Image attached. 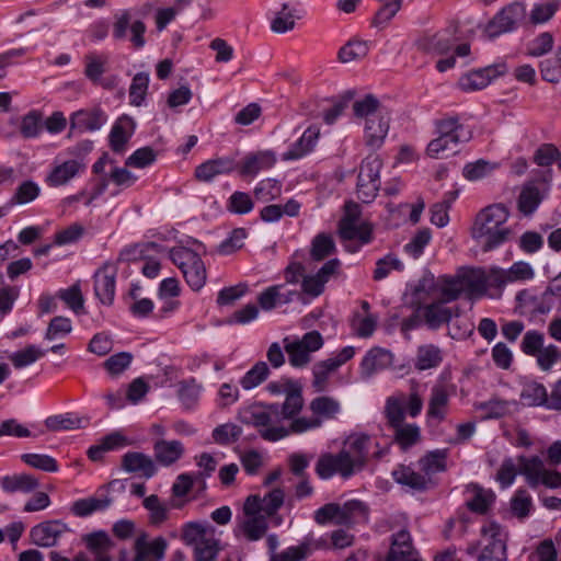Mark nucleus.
I'll return each instance as SVG.
<instances>
[{
  "label": "nucleus",
  "instance_id": "4d7b16f0",
  "mask_svg": "<svg viewBox=\"0 0 561 561\" xmlns=\"http://www.w3.org/2000/svg\"><path fill=\"white\" fill-rule=\"evenodd\" d=\"M403 0H391L382 4L376 12L371 25L385 28L402 7Z\"/></svg>",
  "mask_w": 561,
  "mask_h": 561
},
{
  "label": "nucleus",
  "instance_id": "4c0bfd02",
  "mask_svg": "<svg viewBox=\"0 0 561 561\" xmlns=\"http://www.w3.org/2000/svg\"><path fill=\"white\" fill-rule=\"evenodd\" d=\"M393 430V440L401 449L407 450L421 440V428L415 423H400Z\"/></svg>",
  "mask_w": 561,
  "mask_h": 561
},
{
  "label": "nucleus",
  "instance_id": "f03ea898",
  "mask_svg": "<svg viewBox=\"0 0 561 561\" xmlns=\"http://www.w3.org/2000/svg\"><path fill=\"white\" fill-rule=\"evenodd\" d=\"M433 138L426 147V154L433 159H446L459 151L461 144L471 140L472 131L458 116L447 115L434 121Z\"/></svg>",
  "mask_w": 561,
  "mask_h": 561
},
{
  "label": "nucleus",
  "instance_id": "b1692460",
  "mask_svg": "<svg viewBox=\"0 0 561 561\" xmlns=\"http://www.w3.org/2000/svg\"><path fill=\"white\" fill-rule=\"evenodd\" d=\"M184 453V445L176 439H159L153 444L154 462L162 467L174 465L183 457Z\"/></svg>",
  "mask_w": 561,
  "mask_h": 561
},
{
  "label": "nucleus",
  "instance_id": "aec40b11",
  "mask_svg": "<svg viewBox=\"0 0 561 561\" xmlns=\"http://www.w3.org/2000/svg\"><path fill=\"white\" fill-rule=\"evenodd\" d=\"M122 469L128 473L138 474L145 479H151L158 472L154 460L141 451H127L122 457Z\"/></svg>",
  "mask_w": 561,
  "mask_h": 561
},
{
  "label": "nucleus",
  "instance_id": "13d9d810",
  "mask_svg": "<svg viewBox=\"0 0 561 561\" xmlns=\"http://www.w3.org/2000/svg\"><path fill=\"white\" fill-rule=\"evenodd\" d=\"M496 167V163L479 159L476 162L467 163L463 167L462 175L469 181H477L491 174Z\"/></svg>",
  "mask_w": 561,
  "mask_h": 561
},
{
  "label": "nucleus",
  "instance_id": "603ef678",
  "mask_svg": "<svg viewBox=\"0 0 561 561\" xmlns=\"http://www.w3.org/2000/svg\"><path fill=\"white\" fill-rule=\"evenodd\" d=\"M378 318L371 313L359 314L354 313L351 319V328L358 337H369L376 330Z\"/></svg>",
  "mask_w": 561,
  "mask_h": 561
},
{
  "label": "nucleus",
  "instance_id": "a878e982",
  "mask_svg": "<svg viewBox=\"0 0 561 561\" xmlns=\"http://www.w3.org/2000/svg\"><path fill=\"white\" fill-rule=\"evenodd\" d=\"M320 130L316 126L308 127L301 137L282 154L284 161L298 160L311 152L319 138Z\"/></svg>",
  "mask_w": 561,
  "mask_h": 561
},
{
  "label": "nucleus",
  "instance_id": "7c9ffc66",
  "mask_svg": "<svg viewBox=\"0 0 561 561\" xmlns=\"http://www.w3.org/2000/svg\"><path fill=\"white\" fill-rule=\"evenodd\" d=\"M463 293L469 298H480L486 294L485 271L483 268H469L459 274Z\"/></svg>",
  "mask_w": 561,
  "mask_h": 561
},
{
  "label": "nucleus",
  "instance_id": "473e14b6",
  "mask_svg": "<svg viewBox=\"0 0 561 561\" xmlns=\"http://www.w3.org/2000/svg\"><path fill=\"white\" fill-rule=\"evenodd\" d=\"M38 480L32 474H12L0 478V486L5 493H30L38 488Z\"/></svg>",
  "mask_w": 561,
  "mask_h": 561
},
{
  "label": "nucleus",
  "instance_id": "bb28decb",
  "mask_svg": "<svg viewBox=\"0 0 561 561\" xmlns=\"http://www.w3.org/2000/svg\"><path fill=\"white\" fill-rule=\"evenodd\" d=\"M369 507L360 500H350L340 505V519L337 525L351 527L358 523H367Z\"/></svg>",
  "mask_w": 561,
  "mask_h": 561
},
{
  "label": "nucleus",
  "instance_id": "8fccbe9b",
  "mask_svg": "<svg viewBox=\"0 0 561 561\" xmlns=\"http://www.w3.org/2000/svg\"><path fill=\"white\" fill-rule=\"evenodd\" d=\"M57 297L61 299L76 314L83 313L84 298L78 283L68 288L59 289L57 291Z\"/></svg>",
  "mask_w": 561,
  "mask_h": 561
},
{
  "label": "nucleus",
  "instance_id": "de8ad7c7",
  "mask_svg": "<svg viewBox=\"0 0 561 561\" xmlns=\"http://www.w3.org/2000/svg\"><path fill=\"white\" fill-rule=\"evenodd\" d=\"M45 351L36 345H27L25 348L16 351L9 356L10 362L16 369H22L34 364L45 355Z\"/></svg>",
  "mask_w": 561,
  "mask_h": 561
},
{
  "label": "nucleus",
  "instance_id": "c9c22d12",
  "mask_svg": "<svg viewBox=\"0 0 561 561\" xmlns=\"http://www.w3.org/2000/svg\"><path fill=\"white\" fill-rule=\"evenodd\" d=\"M369 53V43L359 38H351L337 51V59L342 64L364 59Z\"/></svg>",
  "mask_w": 561,
  "mask_h": 561
},
{
  "label": "nucleus",
  "instance_id": "f704fd0d",
  "mask_svg": "<svg viewBox=\"0 0 561 561\" xmlns=\"http://www.w3.org/2000/svg\"><path fill=\"white\" fill-rule=\"evenodd\" d=\"M202 392V385H199L194 377L181 380L178 383V398L184 410L191 411L195 409L198 403Z\"/></svg>",
  "mask_w": 561,
  "mask_h": 561
},
{
  "label": "nucleus",
  "instance_id": "bf43d9fd",
  "mask_svg": "<svg viewBox=\"0 0 561 561\" xmlns=\"http://www.w3.org/2000/svg\"><path fill=\"white\" fill-rule=\"evenodd\" d=\"M219 552V541L213 537L207 536L204 540L194 546V560L195 561H213Z\"/></svg>",
  "mask_w": 561,
  "mask_h": 561
},
{
  "label": "nucleus",
  "instance_id": "5701e85b",
  "mask_svg": "<svg viewBox=\"0 0 561 561\" xmlns=\"http://www.w3.org/2000/svg\"><path fill=\"white\" fill-rule=\"evenodd\" d=\"M393 355L382 347H373L364 356L360 363V370L364 378H370L377 371L383 370L392 365Z\"/></svg>",
  "mask_w": 561,
  "mask_h": 561
},
{
  "label": "nucleus",
  "instance_id": "e2e57ef3",
  "mask_svg": "<svg viewBox=\"0 0 561 561\" xmlns=\"http://www.w3.org/2000/svg\"><path fill=\"white\" fill-rule=\"evenodd\" d=\"M106 61V57L98 56L95 54L87 55L84 76L93 83H99L101 81V77L105 72Z\"/></svg>",
  "mask_w": 561,
  "mask_h": 561
},
{
  "label": "nucleus",
  "instance_id": "ea45409f",
  "mask_svg": "<svg viewBox=\"0 0 561 561\" xmlns=\"http://www.w3.org/2000/svg\"><path fill=\"white\" fill-rule=\"evenodd\" d=\"M519 472L525 476L527 483L531 488H537L545 472L543 461L538 456L519 457Z\"/></svg>",
  "mask_w": 561,
  "mask_h": 561
},
{
  "label": "nucleus",
  "instance_id": "0e129e2a",
  "mask_svg": "<svg viewBox=\"0 0 561 561\" xmlns=\"http://www.w3.org/2000/svg\"><path fill=\"white\" fill-rule=\"evenodd\" d=\"M403 267V263L394 254H387L376 262L373 278L379 282L386 278L391 271H402Z\"/></svg>",
  "mask_w": 561,
  "mask_h": 561
},
{
  "label": "nucleus",
  "instance_id": "58836bf2",
  "mask_svg": "<svg viewBox=\"0 0 561 561\" xmlns=\"http://www.w3.org/2000/svg\"><path fill=\"white\" fill-rule=\"evenodd\" d=\"M296 19H300L296 14V9L291 8L289 3H283L279 11L271 21V30L276 34H284L295 28Z\"/></svg>",
  "mask_w": 561,
  "mask_h": 561
},
{
  "label": "nucleus",
  "instance_id": "423d86ee",
  "mask_svg": "<svg viewBox=\"0 0 561 561\" xmlns=\"http://www.w3.org/2000/svg\"><path fill=\"white\" fill-rule=\"evenodd\" d=\"M233 171L245 175V158L239 157V153L209 159L195 168L194 175L199 182L210 183L216 176Z\"/></svg>",
  "mask_w": 561,
  "mask_h": 561
},
{
  "label": "nucleus",
  "instance_id": "6e6d98bb",
  "mask_svg": "<svg viewBox=\"0 0 561 561\" xmlns=\"http://www.w3.org/2000/svg\"><path fill=\"white\" fill-rule=\"evenodd\" d=\"M380 103L373 94H367L365 98L357 100L353 104V111L356 117L376 118L380 116Z\"/></svg>",
  "mask_w": 561,
  "mask_h": 561
},
{
  "label": "nucleus",
  "instance_id": "cd10ccee",
  "mask_svg": "<svg viewBox=\"0 0 561 561\" xmlns=\"http://www.w3.org/2000/svg\"><path fill=\"white\" fill-rule=\"evenodd\" d=\"M389 130V118L382 115L368 118L365 126V144L373 150L379 149Z\"/></svg>",
  "mask_w": 561,
  "mask_h": 561
},
{
  "label": "nucleus",
  "instance_id": "5fc2aeb1",
  "mask_svg": "<svg viewBox=\"0 0 561 561\" xmlns=\"http://www.w3.org/2000/svg\"><path fill=\"white\" fill-rule=\"evenodd\" d=\"M83 541L94 557L107 553L112 547L108 535L103 530L85 535Z\"/></svg>",
  "mask_w": 561,
  "mask_h": 561
},
{
  "label": "nucleus",
  "instance_id": "338daca9",
  "mask_svg": "<svg viewBox=\"0 0 561 561\" xmlns=\"http://www.w3.org/2000/svg\"><path fill=\"white\" fill-rule=\"evenodd\" d=\"M157 159V152L149 146L138 148L127 159L126 165L144 169L151 165Z\"/></svg>",
  "mask_w": 561,
  "mask_h": 561
},
{
  "label": "nucleus",
  "instance_id": "37998d69",
  "mask_svg": "<svg viewBox=\"0 0 561 561\" xmlns=\"http://www.w3.org/2000/svg\"><path fill=\"white\" fill-rule=\"evenodd\" d=\"M547 389L542 383L530 381L523 386L520 399L529 407L547 408Z\"/></svg>",
  "mask_w": 561,
  "mask_h": 561
},
{
  "label": "nucleus",
  "instance_id": "79ce46f5",
  "mask_svg": "<svg viewBox=\"0 0 561 561\" xmlns=\"http://www.w3.org/2000/svg\"><path fill=\"white\" fill-rule=\"evenodd\" d=\"M42 188L33 180L21 182L9 201V206L25 205L34 202L41 195Z\"/></svg>",
  "mask_w": 561,
  "mask_h": 561
},
{
  "label": "nucleus",
  "instance_id": "6ab92c4d",
  "mask_svg": "<svg viewBox=\"0 0 561 561\" xmlns=\"http://www.w3.org/2000/svg\"><path fill=\"white\" fill-rule=\"evenodd\" d=\"M107 122V115L101 107L79 110L70 116V129L79 133H92L102 128Z\"/></svg>",
  "mask_w": 561,
  "mask_h": 561
},
{
  "label": "nucleus",
  "instance_id": "4468645a",
  "mask_svg": "<svg viewBox=\"0 0 561 561\" xmlns=\"http://www.w3.org/2000/svg\"><path fill=\"white\" fill-rule=\"evenodd\" d=\"M450 407V392L444 383L431 388L426 409V424L439 425L447 420Z\"/></svg>",
  "mask_w": 561,
  "mask_h": 561
},
{
  "label": "nucleus",
  "instance_id": "4be33fe9",
  "mask_svg": "<svg viewBox=\"0 0 561 561\" xmlns=\"http://www.w3.org/2000/svg\"><path fill=\"white\" fill-rule=\"evenodd\" d=\"M392 479L413 491L424 492L432 485V479L407 465H399L392 471Z\"/></svg>",
  "mask_w": 561,
  "mask_h": 561
},
{
  "label": "nucleus",
  "instance_id": "39448f33",
  "mask_svg": "<svg viewBox=\"0 0 561 561\" xmlns=\"http://www.w3.org/2000/svg\"><path fill=\"white\" fill-rule=\"evenodd\" d=\"M283 343L289 364L293 367L301 368L310 363L311 353L319 351L324 341L321 333L313 330L305 333L301 339L285 337Z\"/></svg>",
  "mask_w": 561,
  "mask_h": 561
},
{
  "label": "nucleus",
  "instance_id": "a19ab883",
  "mask_svg": "<svg viewBox=\"0 0 561 561\" xmlns=\"http://www.w3.org/2000/svg\"><path fill=\"white\" fill-rule=\"evenodd\" d=\"M443 362L442 351L434 344L422 345L417 348L415 368L427 370L435 368Z\"/></svg>",
  "mask_w": 561,
  "mask_h": 561
},
{
  "label": "nucleus",
  "instance_id": "680f3d73",
  "mask_svg": "<svg viewBox=\"0 0 561 561\" xmlns=\"http://www.w3.org/2000/svg\"><path fill=\"white\" fill-rule=\"evenodd\" d=\"M276 162L275 153L272 150L259 151L248 154V174L256 173L260 170L270 169Z\"/></svg>",
  "mask_w": 561,
  "mask_h": 561
},
{
  "label": "nucleus",
  "instance_id": "c03bdc74",
  "mask_svg": "<svg viewBox=\"0 0 561 561\" xmlns=\"http://www.w3.org/2000/svg\"><path fill=\"white\" fill-rule=\"evenodd\" d=\"M385 416L389 427L399 426L404 422V396H391L387 399L385 405Z\"/></svg>",
  "mask_w": 561,
  "mask_h": 561
},
{
  "label": "nucleus",
  "instance_id": "09e8293b",
  "mask_svg": "<svg viewBox=\"0 0 561 561\" xmlns=\"http://www.w3.org/2000/svg\"><path fill=\"white\" fill-rule=\"evenodd\" d=\"M335 252V242L332 236L328 233H319L317 234L312 242L310 249V256L314 261H322L325 257L330 256Z\"/></svg>",
  "mask_w": 561,
  "mask_h": 561
},
{
  "label": "nucleus",
  "instance_id": "f257e3e1",
  "mask_svg": "<svg viewBox=\"0 0 561 561\" xmlns=\"http://www.w3.org/2000/svg\"><path fill=\"white\" fill-rule=\"evenodd\" d=\"M508 208L502 204H491L476 216L471 227V237L481 245L483 252H490L507 242L513 230L506 226Z\"/></svg>",
  "mask_w": 561,
  "mask_h": 561
},
{
  "label": "nucleus",
  "instance_id": "864d4df0",
  "mask_svg": "<svg viewBox=\"0 0 561 561\" xmlns=\"http://www.w3.org/2000/svg\"><path fill=\"white\" fill-rule=\"evenodd\" d=\"M21 460L25 465L44 472H57L59 470L57 460L49 455L28 453L21 455Z\"/></svg>",
  "mask_w": 561,
  "mask_h": 561
},
{
  "label": "nucleus",
  "instance_id": "774afa93",
  "mask_svg": "<svg viewBox=\"0 0 561 561\" xmlns=\"http://www.w3.org/2000/svg\"><path fill=\"white\" fill-rule=\"evenodd\" d=\"M310 552V543L305 541L299 546L289 547L278 554H273L271 561H302Z\"/></svg>",
  "mask_w": 561,
  "mask_h": 561
},
{
  "label": "nucleus",
  "instance_id": "c85d7f7f",
  "mask_svg": "<svg viewBox=\"0 0 561 561\" xmlns=\"http://www.w3.org/2000/svg\"><path fill=\"white\" fill-rule=\"evenodd\" d=\"M284 503V492L280 489H274L264 497L259 495L248 496V515L251 510L264 512L266 515H273Z\"/></svg>",
  "mask_w": 561,
  "mask_h": 561
},
{
  "label": "nucleus",
  "instance_id": "393cba45",
  "mask_svg": "<svg viewBox=\"0 0 561 561\" xmlns=\"http://www.w3.org/2000/svg\"><path fill=\"white\" fill-rule=\"evenodd\" d=\"M285 394V401L279 407V420H291L293 422L295 419L299 417L298 414L301 412L305 404L300 385L297 382H288Z\"/></svg>",
  "mask_w": 561,
  "mask_h": 561
},
{
  "label": "nucleus",
  "instance_id": "a18cd8bd",
  "mask_svg": "<svg viewBox=\"0 0 561 561\" xmlns=\"http://www.w3.org/2000/svg\"><path fill=\"white\" fill-rule=\"evenodd\" d=\"M181 272L192 290L198 291L204 287L206 283V268L201 256L194 264H190Z\"/></svg>",
  "mask_w": 561,
  "mask_h": 561
},
{
  "label": "nucleus",
  "instance_id": "a211bd4d",
  "mask_svg": "<svg viewBox=\"0 0 561 561\" xmlns=\"http://www.w3.org/2000/svg\"><path fill=\"white\" fill-rule=\"evenodd\" d=\"M440 299L417 308L419 316L431 330H437L448 324L454 316L458 314V308H450Z\"/></svg>",
  "mask_w": 561,
  "mask_h": 561
},
{
  "label": "nucleus",
  "instance_id": "1a4fd4ad",
  "mask_svg": "<svg viewBox=\"0 0 561 561\" xmlns=\"http://www.w3.org/2000/svg\"><path fill=\"white\" fill-rule=\"evenodd\" d=\"M251 423L259 428L264 439L276 442L291 433L290 427L271 426L273 421H279V405L270 404L264 407L252 405L250 408Z\"/></svg>",
  "mask_w": 561,
  "mask_h": 561
},
{
  "label": "nucleus",
  "instance_id": "6e6552de",
  "mask_svg": "<svg viewBox=\"0 0 561 561\" xmlns=\"http://www.w3.org/2000/svg\"><path fill=\"white\" fill-rule=\"evenodd\" d=\"M381 168L382 161L376 154H369L363 160L356 185L357 196L363 203H370L377 196L380 188Z\"/></svg>",
  "mask_w": 561,
  "mask_h": 561
},
{
  "label": "nucleus",
  "instance_id": "20e7f679",
  "mask_svg": "<svg viewBox=\"0 0 561 561\" xmlns=\"http://www.w3.org/2000/svg\"><path fill=\"white\" fill-rule=\"evenodd\" d=\"M311 416H301L290 423V431L295 434H301L322 426L327 420L335 419L341 411L337 400L329 396H320L312 399L309 403Z\"/></svg>",
  "mask_w": 561,
  "mask_h": 561
},
{
  "label": "nucleus",
  "instance_id": "ddd939ff",
  "mask_svg": "<svg viewBox=\"0 0 561 561\" xmlns=\"http://www.w3.org/2000/svg\"><path fill=\"white\" fill-rule=\"evenodd\" d=\"M507 72L505 62H497L483 68L471 70L460 77L459 88L465 92H473L486 88L493 80Z\"/></svg>",
  "mask_w": 561,
  "mask_h": 561
},
{
  "label": "nucleus",
  "instance_id": "f3484780",
  "mask_svg": "<svg viewBox=\"0 0 561 561\" xmlns=\"http://www.w3.org/2000/svg\"><path fill=\"white\" fill-rule=\"evenodd\" d=\"M371 444V437L364 433L352 434L344 442L342 450L348 454L351 462L358 473L362 472L368 463Z\"/></svg>",
  "mask_w": 561,
  "mask_h": 561
},
{
  "label": "nucleus",
  "instance_id": "052dcab7",
  "mask_svg": "<svg viewBox=\"0 0 561 561\" xmlns=\"http://www.w3.org/2000/svg\"><path fill=\"white\" fill-rule=\"evenodd\" d=\"M245 295V284L239 283L234 286L224 287L219 290L216 304L219 308L232 307Z\"/></svg>",
  "mask_w": 561,
  "mask_h": 561
},
{
  "label": "nucleus",
  "instance_id": "72a5a7b5",
  "mask_svg": "<svg viewBox=\"0 0 561 561\" xmlns=\"http://www.w3.org/2000/svg\"><path fill=\"white\" fill-rule=\"evenodd\" d=\"M447 457L448 449L446 448L431 450L420 458V469L428 478H431L432 474L444 472L447 469Z\"/></svg>",
  "mask_w": 561,
  "mask_h": 561
},
{
  "label": "nucleus",
  "instance_id": "7ed1b4c3",
  "mask_svg": "<svg viewBox=\"0 0 561 561\" xmlns=\"http://www.w3.org/2000/svg\"><path fill=\"white\" fill-rule=\"evenodd\" d=\"M93 142L82 141L69 150L75 158L55 163L45 176V183L49 187H60L82 175L87 170V154L92 150Z\"/></svg>",
  "mask_w": 561,
  "mask_h": 561
},
{
  "label": "nucleus",
  "instance_id": "69168bd1",
  "mask_svg": "<svg viewBox=\"0 0 561 561\" xmlns=\"http://www.w3.org/2000/svg\"><path fill=\"white\" fill-rule=\"evenodd\" d=\"M545 335L537 330L527 331L520 342V350L527 356H535L545 347Z\"/></svg>",
  "mask_w": 561,
  "mask_h": 561
},
{
  "label": "nucleus",
  "instance_id": "49530a36",
  "mask_svg": "<svg viewBox=\"0 0 561 561\" xmlns=\"http://www.w3.org/2000/svg\"><path fill=\"white\" fill-rule=\"evenodd\" d=\"M43 131V116L37 110H32L21 118L20 133L23 138H36Z\"/></svg>",
  "mask_w": 561,
  "mask_h": 561
},
{
  "label": "nucleus",
  "instance_id": "0eeeda50",
  "mask_svg": "<svg viewBox=\"0 0 561 561\" xmlns=\"http://www.w3.org/2000/svg\"><path fill=\"white\" fill-rule=\"evenodd\" d=\"M362 215L360 206L355 202L344 205V215L339 222V234L343 240H358L360 244L371 241L373 229L368 224H358Z\"/></svg>",
  "mask_w": 561,
  "mask_h": 561
},
{
  "label": "nucleus",
  "instance_id": "e433bc0d",
  "mask_svg": "<svg viewBox=\"0 0 561 561\" xmlns=\"http://www.w3.org/2000/svg\"><path fill=\"white\" fill-rule=\"evenodd\" d=\"M112 499L108 496L95 497L90 496L87 499H80L73 502L71 512L75 516L87 517L95 512H103L110 507Z\"/></svg>",
  "mask_w": 561,
  "mask_h": 561
},
{
  "label": "nucleus",
  "instance_id": "2eb2a0df",
  "mask_svg": "<svg viewBox=\"0 0 561 561\" xmlns=\"http://www.w3.org/2000/svg\"><path fill=\"white\" fill-rule=\"evenodd\" d=\"M69 531L68 525L61 520H45L31 528L30 540L37 547L50 548L55 547L59 539Z\"/></svg>",
  "mask_w": 561,
  "mask_h": 561
},
{
  "label": "nucleus",
  "instance_id": "2f4dec72",
  "mask_svg": "<svg viewBox=\"0 0 561 561\" xmlns=\"http://www.w3.org/2000/svg\"><path fill=\"white\" fill-rule=\"evenodd\" d=\"M88 424V417H82L79 414L72 412L50 415L45 420V426L47 430L53 432L83 428Z\"/></svg>",
  "mask_w": 561,
  "mask_h": 561
},
{
  "label": "nucleus",
  "instance_id": "dca6fc26",
  "mask_svg": "<svg viewBox=\"0 0 561 561\" xmlns=\"http://www.w3.org/2000/svg\"><path fill=\"white\" fill-rule=\"evenodd\" d=\"M117 270L111 264H104L93 275V289L98 300L104 306H112L116 291Z\"/></svg>",
  "mask_w": 561,
  "mask_h": 561
},
{
  "label": "nucleus",
  "instance_id": "9b49d317",
  "mask_svg": "<svg viewBox=\"0 0 561 561\" xmlns=\"http://www.w3.org/2000/svg\"><path fill=\"white\" fill-rule=\"evenodd\" d=\"M355 347L345 346L335 356L324 360L317 362L312 366V388L316 392H324L329 387V380L332 374L355 355Z\"/></svg>",
  "mask_w": 561,
  "mask_h": 561
},
{
  "label": "nucleus",
  "instance_id": "f8f14e48",
  "mask_svg": "<svg viewBox=\"0 0 561 561\" xmlns=\"http://www.w3.org/2000/svg\"><path fill=\"white\" fill-rule=\"evenodd\" d=\"M525 5L520 2H513L501 9L489 21L484 27V33L489 38H495L502 34L513 32L525 18Z\"/></svg>",
  "mask_w": 561,
  "mask_h": 561
},
{
  "label": "nucleus",
  "instance_id": "c756f323",
  "mask_svg": "<svg viewBox=\"0 0 561 561\" xmlns=\"http://www.w3.org/2000/svg\"><path fill=\"white\" fill-rule=\"evenodd\" d=\"M167 546V540L163 537H157L151 542H148L146 535H142L135 541V560L147 561L149 557L161 560L164 557Z\"/></svg>",
  "mask_w": 561,
  "mask_h": 561
},
{
  "label": "nucleus",
  "instance_id": "9d476101",
  "mask_svg": "<svg viewBox=\"0 0 561 561\" xmlns=\"http://www.w3.org/2000/svg\"><path fill=\"white\" fill-rule=\"evenodd\" d=\"M314 471L322 480H329L334 476L347 480L358 473L352 465L348 454L342 449L336 454H321L314 466Z\"/></svg>",
  "mask_w": 561,
  "mask_h": 561
},
{
  "label": "nucleus",
  "instance_id": "3c124183",
  "mask_svg": "<svg viewBox=\"0 0 561 561\" xmlns=\"http://www.w3.org/2000/svg\"><path fill=\"white\" fill-rule=\"evenodd\" d=\"M149 85V73L138 72L134 76L129 87V103L134 106H141L145 102Z\"/></svg>",
  "mask_w": 561,
  "mask_h": 561
},
{
  "label": "nucleus",
  "instance_id": "412c9836",
  "mask_svg": "<svg viewBox=\"0 0 561 561\" xmlns=\"http://www.w3.org/2000/svg\"><path fill=\"white\" fill-rule=\"evenodd\" d=\"M136 129L135 121L127 116H121L112 126L108 142L111 149L116 153H123L126 150V145L133 137Z\"/></svg>",
  "mask_w": 561,
  "mask_h": 561
}]
</instances>
